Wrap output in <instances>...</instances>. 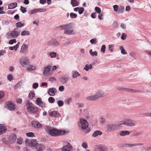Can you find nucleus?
I'll return each instance as SVG.
<instances>
[{
	"mask_svg": "<svg viewBox=\"0 0 151 151\" xmlns=\"http://www.w3.org/2000/svg\"><path fill=\"white\" fill-rule=\"evenodd\" d=\"M1 141L4 143L6 145H9V142H8V139L6 140L4 138H2L1 139Z\"/></svg>",
	"mask_w": 151,
	"mask_h": 151,
	"instance_id": "55",
	"label": "nucleus"
},
{
	"mask_svg": "<svg viewBox=\"0 0 151 151\" xmlns=\"http://www.w3.org/2000/svg\"><path fill=\"white\" fill-rule=\"evenodd\" d=\"M95 151H107V147L101 145H96L94 147Z\"/></svg>",
	"mask_w": 151,
	"mask_h": 151,
	"instance_id": "13",
	"label": "nucleus"
},
{
	"mask_svg": "<svg viewBox=\"0 0 151 151\" xmlns=\"http://www.w3.org/2000/svg\"><path fill=\"white\" fill-rule=\"evenodd\" d=\"M36 13H37L36 9L31 10L28 12L29 14H35Z\"/></svg>",
	"mask_w": 151,
	"mask_h": 151,
	"instance_id": "50",
	"label": "nucleus"
},
{
	"mask_svg": "<svg viewBox=\"0 0 151 151\" xmlns=\"http://www.w3.org/2000/svg\"><path fill=\"white\" fill-rule=\"evenodd\" d=\"M17 139V136L14 134H11L8 138V142L9 144L14 143Z\"/></svg>",
	"mask_w": 151,
	"mask_h": 151,
	"instance_id": "14",
	"label": "nucleus"
},
{
	"mask_svg": "<svg viewBox=\"0 0 151 151\" xmlns=\"http://www.w3.org/2000/svg\"><path fill=\"white\" fill-rule=\"evenodd\" d=\"M35 146L37 151H42L45 147L44 145L40 144H36V145Z\"/></svg>",
	"mask_w": 151,
	"mask_h": 151,
	"instance_id": "19",
	"label": "nucleus"
},
{
	"mask_svg": "<svg viewBox=\"0 0 151 151\" xmlns=\"http://www.w3.org/2000/svg\"><path fill=\"white\" fill-rule=\"evenodd\" d=\"M130 133L128 131L122 130L120 132L119 134L121 136H124L129 135Z\"/></svg>",
	"mask_w": 151,
	"mask_h": 151,
	"instance_id": "23",
	"label": "nucleus"
},
{
	"mask_svg": "<svg viewBox=\"0 0 151 151\" xmlns=\"http://www.w3.org/2000/svg\"><path fill=\"white\" fill-rule=\"evenodd\" d=\"M24 24L22 23L21 22H18L16 24V26L18 27H21L24 26Z\"/></svg>",
	"mask_w": 151,
	"mask_h": 151,
	"instance_id": "35",
	"label": "nucleus"
},
{
	"mask_svg": "<svg viewBox=\"0 0 151 151\" xmlns=\"http://www.w3.org/2000/svg\"><path fill=\"white\" fill-rule=\"evenodd\" d=\"M69 76L68 74H65L59 78V81L62 84H64L69 79Z\"/></svg>",
	"mask_w": 151,
	"mask_h": 151,
	"instance_id": "11",
	"label": "nucleus"
},
{
	"mask_svg": "<svg viewBox=\"0 0 151 151\" xmlns=\"http://www.w3.org/2000/svg\"><path fill=\"white\" fill-rule=\"evenodd\" d=\"M19 63L23 66L28 65L29 64V62L28 58L26 57H22L19 59Z\"/></svg>",
	"mask_w": 151,
	"mask_h": 151,
	"instance_id": "10",
	"label": "nucleus"
},
{
	"mask_svg": "<svg viewBox=\"0 0 151 151\" xmlns=\"http://www.w3.org/2000/svg\"><path fill=\"white\" fill-rule=\"evenodd\" d=\"M26 135L28 137H35V134L32 132H29L26 133Z\"/></svg>",
	"mask_w": 151,
	"mask_h": 151,
	"instance_id": "40",
	"label": "nucleus"
},
{
	"mask_svg": "<svg viewBox=\"0 0 151 151\" xmlns=\"http://www.w3.org/2000/svg\"><path fill=\"white\" fill-rule=\"evenodd\" d=\"M22 81H19L15 85V88H19L22 85Z\"/></svg>",
	"mask_w": 151,
	"mask_h": 151,
	"instance_id": "44",
	"label": "nucleus"
},
{
	"mask_svg": "<svg viewBox=\"0 0 151 151\" xmlns=\"http://www.w3.org/2000/svg\"><path fill=\"white\" fill-rule=\"evenodd\" d=\"M48 101L50 103H53L54 102L55 100V99L53 98L52 97H50L48 98Z\"/></svg>",
	"mask_w": 151,
	"mask_h": 151,
	"instance_id": "45",
	"label": "nucleus"
},
{
	"mask_svg": "<svg viewBox=\"0 0 151 151\" xmlns=\"http://www.w3.org/2000/svg\"><path fill=\"white\" fill-rule=\"evenodd\" d=\"M30 35V32L26 30H24L22 31L21 33V35L22 36H29Z\"/></svg>",
	"mask_w": 151,
	"mask_h": 151,
	"instance_id": "31",
	"label": "nucleus"
},
{
	"mask_svg": "<svg viewBox=\"0 0 151 151\" xmlns=\"http://www.w3.org/2000/svg\"><path fill=\"white\" fill-rule=\"evenodd\" d=\"M19 44H20V42H18L15 46H14L13 47L11 46V47H9V49L10 50H14L15 51H16L17 50V49L19 47Z\"/></svg>",
	"mask_w": 151,
	"mask_h": 151,
	"instance_id": "29",
	"label": "nucleus"
},
{
	"mask_svg": "<svg viewBox=\"0 0 151 151\" xmlns=\"http://www.w3.org/2000/svg\"><path fill=\"white\" fill-rule=\"evenodd\" d=\"M94 95L97 100L99 98L102 97L104 96V93L101 91L99 90Z\"/></svg>",
	"mask_w": 151,
	"mask_h": 151,
	"instance_id": "20",
	"label": "nucleus"
},
{
	"mask_svg": "<svg viewBox=\"0 0 151 151\" xmlns=\"http://www.w3.org/2000/svg\"><path fill=\"white\" fill-rule=\"evenodd\" d=\"M120 50H121V53L123 55H126L127 52L125 51L123 47L121 46L119 47Z\"/></svg>",
	"mask_w": 151,
	"mask_h": 151,
	"instance_id": "34",
	"label": "nucleus"
},
{
	"mask_svg": "<svg viewBox=\"0 0 151 151\" xmlns=\"http://www.w3.org/2000/svg\"><path fill=\"white\" fill-rule=\"evenodd\" d=\"M36 142L35 140H27L25 141V144L26 146L30 147H34L36 145Z\"/></svg>",
	"mask_w": 151,
	"mask_h": 151,
	"instance_id": "15",
	"label": "nucleus"
},
{
	"mask_svg": "<svg viewBox=\"0 0 151 151\" xmlns=\"http://www.w3.org/2000/svg\"><path fill=\"white\" fill-rule=\"evenodd\" d=\"M6 127L2 124H0V135L4 133L6 130Z\"/></svg>",
	"mask_w": 151,
	"mask_h": 151,
	"instance_id": "22",
	"label": "nucleus"
},
{
	"mask_svg": "<svg viewBox=\"0 0 151 151\" xmlns=\"http://www.w3.org/2000/svg\"><path fill=\"white\" fill-rule=\"evenodd\" d=\"M86 99L88 101H95L97 100L95 95H91L87 96Z\"/></svg>",
	"mask_w": 151,
	"mask_h": 151,
	"instance_id": "26",
	"label": "nucleus"
},
{
	"mask_svg": "<svg viewBox=\"0 0 151 151\" xmlns=\"http://www.w3.org/2000/svg\"><path fill=\"white\" fill-rule=\"evenodd\" d=\"M102 134V132L99 130H96L92 134L93 137H96L98 135H100Z\"/></svg>",
	"mask_w": 151,
	"mask_h": 151,
	"instance_id": "28",
	"label": "nucleus"
},
{
	"mask_svg": "<svg viewBox=\"0 0 151 151\" xmlns=\"http://www.w3.org/2000/svg\"><path fill=\"white\" fill-rule=\"evenodd\" d=\"M35 93L34 91H31L29 95V97L30 99H32L35 96Z\"/></svg>",
	"mask_w": 151,
	"mask_h": 151,
	"instance_id": "41",
	"label": "nucleus"
},
{
	"mask_svg": "<svg viewBox=\"0 0 151 151\" xmlns=\"http://www.w3.org/2000/svg\"><path fill=\"white\" fill-rule=\"evenodd\" d=\"M51 68V66L50 65H48L43 67V74L45 76H47L50 74V71Z\"/></svg>",
	"mask_w": 151,
	"mask_h": 151,
	"instance_id": "12",
	"label": "nucleus"
},
{
	"mask_svg": "<svg viewBox=\"0 0 151 151\" xmlns=\"http://www.w3.org/2000/svg\"><path fill=\"white\" fill-rule=\"evenodd\" d=\"M37 12H45L46 11V9H36Z\"/></svg>",
	"mask_w": 151,
	"mask_h": 151,
	"instance_id": "58",
	"label": "nucleus"
},
{
	"mask_svg": "<svg viewBox=\"0 0 151 151\" xmlns=\"http://www.w3.org/2000/svg\"><path fill=\"white\" fill-rule=\"evenodd\" d=\"M80 123L78 126L82 129H85L88 127V124L87 121L84 119L81 118L80 119Z\"/></svg>",
	"mask_w": 151,
	"mask_h": 151,
	"instance_id": "8",
	"label": "nucleus"
},
{
	"mask_svg": "<svg viewBox=\"0 0 151 151\" xmlns=\"http://www.w3.org/2000/svg\"><path fill=\"white\" fill-rule=\"evenodd\" d=\"M121 125H124L128 126H133L137 125V122L135 121L130 119H126L120 121Z\"/></svg>",
	"mask_w": 151,
	"mask_h": 151,
	"instance_id": "4",
	"label": "nucleus"
},
{
	"mask_svg": "<svg viewBox=\"0 0 151 151\" xmlns=\"http://www.w3.org/2000/svg\"><path fill=\"white\" fill-rule=\"evenodd\" d=\"M90 42L92 44H95L97 43V41L96 39L94 38L90 40Z\"/></svg>",
	"mask_w": 151,
	"mask_h": 151,
	"instance_id": "39",
	"label": "nucleus"
},
{
	"mask_svg": "<svg viewBox=\"0 0 151 151\" xmlns=\"http://www.w3.org/2000/svg\"><path fill=\"white\" fill-rule=\"evenodd\" d=\"M121 128V125L120 121L114 124H107L106 125L107 131L109 132L117 130Z\"/></svg>",
	"mask_w": 151,
	"mask_h": 151,
	"instance_id": "3",
	"label": "nucleus"
},
{
	"mask_svg": "<svg viewBox=\"0 0 151 151\" xmlns=\"http://www.w3.org/2000/svg\"><path fill=\"white\" fill-rule=\"evenodd\" d=\"M81 146L85 150H86L88 147L87 143L85 142H83L81 145Z\"/></svg>",
	"mask_w": 151,
	"mask_h": 151,
	"instance_id": "43",
	"label": "nucleus"
},
{
	"mask_svg": "<svg viewBox=\"0 0 151 151\" xmlns=\"http://www.w3.org/2000/svg\"><path fill=\"white\" fill-rule=\"evenodd\" d=\"M70 16L72 19L76 18L77 17V15L76 14L72 12L70 14Z\"/></svg>",
	"mask_w": 151,
	"mask_h": 151,
	"instance_id": "47",
	"label": "nucleus"
},
{
	"mask_svg": "<svg viewBox=\"0 0 151 151\" xmlns=\"http://www.w3.org/2000/svg\"><path fill=\"white\" fill-rule=\"evenodd\" d=\"M60 44V42L55 38H51L46 43V45L49 47H57L59 46Z\"/></svg>",
	"mask_w": 151,
	"mask_h": 151,
	"instance_id": "5",
	"label": "nucleus"
},
{
	"mask_svg": "<svg viewBox=\"0 0 151 151\" xmlns=\"http://www.w3.org/2000/svg\"><path fill=\"white\" fill-rule=\"evenodd\" d=\"M126 37V34L124 33H122V36L121 37V39L123 40H124L125 39Z\"/></svg>",
	"mask_w": 151,
	"mask_h": 151,
	"instance_id": "64",
	"label": "nucleus"
},
{
	"mask_svg": "<svg viewBox=\"0 0 151 151\" xmlns=\"http://www.w3.org/2000/svg\"><path fill=\"white\" fill-rule=\"evenodd\" d=\"M93 67L91 64H86L84 68V69L86 71H88L89 69H92Z\"/></svg>",
	"mask_w": 151,
	"mask_h": 151,
	"instance_id": "32",
	"label": "nucleus"
},
{
	"mask_svg": "<svg viewBox=\"0 0 151 151\" xmlns=\"http://www.w3.org/2000/svg\"><path fill=\"white\" fill-rule=\"evenodd\" d=\"M27 110L28 111H31L32 113H37L38 111V109L36 107L33 106L32 103L29 101H27L26 104Z\"/></svg>",
	"mask_w": 151,
	"mask_h": 151,
	"instance_id": "6",
	"label": "nucleus"
},
{
	"mask_svg": "<svg viewBox=\"0 0 151 151\" xmlns=\"http://www.w3.org/2000/svg\"><path fill=\"white\" fill-rule=\"evenodd\" d=\"M114 45H109L108 47L109 50L111 52H113L114 50Z\"/></svg>",
	"mask_w": 151,
	"mask_h": 151,
	"instance_id": "46",
	"label": "nucleus"
},
{
	"mask_svg": "<svg viewBox=\"0 0 151 151\" xmlns=\"http://www.w3.org/2000/svg\"><path fill=\"white\" fill-rule=\"evenodd\" d=\"M17 5V4L16 2H14L9 4L8 5L9 9H13L15 8Z\"/></svg>",
	"mask_w": 151,
	"mask_h": 151,
	"instance_id": "24",
	"label": "nucleus"
},
{
	"mask_svg": "<svg viewBox=\"0 0 151 151\" xmlns=\"http://www.w3.org/2000/svg\"><path fill=\"white\" fill-rule=\"evenodd\" d=\"M112 27L114 28H117L118 27V24L116 21H114L113 22L112 24Z\"/></svg>",
	"mask_w": 151,
	"mask_h": 151,
	"instance_id": "48",
	"label": "nucleus"
},
{
	"mask_svg": "<svg viewBox=\"0 0 151 151\" xmlns=\"http://www.w3.org/2000/svg\"><path fill=\"white\" fill-rule=\"evenodd\" d=\"M72 24L69 23L58 26L57 28L60 30H64V33L68 35H73L75 33V31L72 29Z\"/></svg>",
	"mask_w": 151,
	"mask_h": 151,
	"instance_id": "1",
	"label": "nucleus"
},
{
	"mask_svg": "<svg viewBox=\"0 0 151 151\" xmlns=\"http://www.w3.org/2000/svg\"><path fill=\"white\" fill-rule=\"evenodd\" d=\"M84 11V9L83 7H81L79 8L78 11V13L79 14H82Z\"/></svg>",
	"mask_w": 151,
	"mask_h": 151,
	"instance_id": "53",
	"label": "nucleus"
},
{
	"mask_svg": "<svg viewBox=\"0 0 151 151\" xmlns=\"http://www.w3.org/2000/svg\"><path fill=\"white\" fill-rule=\"evenodd\" d=\"M28 46L26 44H23L21 47L20 52L24 54H26L28 51Z\"/></svg>",
	"mask_w": 151,
	"mask_h": 151,
	"instance_id": "16",
	"label": "nucleus"
},
{
	"mask_svg": "<svg viewBox=\"0 0 151 151\" xmlns=\"http://www.w3.org/2000/svg\"><path fill=\"white\" fill-rule=\"evenodd\" d=\"M48 114L49 116L53 117H56L59 114L58 112L53 109L50 110L48 112Z\"/></svg>",
	"mask_w": 151,
	"mask_h": 151,
	"instance_id": "18",
	"label": "nucleus"
},
{
	"mask_svg": "<svg viewBox=\"0 0 151 151\" xmlns=\"http://www.w3.org/2000/svg\"><path fill=\"white\" fill-rule=\"evenodd\" d=\"M65 146H67L69 148H70V147H72V146L71 145V144L68 141H66L65 143Z\"/></svg>",
	"mask_w": 151,
	"mask_h": 151,
	"instance_id": "63",
	"label": "nucleus"
},
{
	"mask_svg": "<svg viewBox=\"0 0 151 151\" xmlns=\"http://www.w3.org/2000/svg\"><path fill=\"white\" fill-rule=\"evenodd\" d=\"M89 53L92 56H97L98 55L96 51H94V52L92 51V49H91L89 51Z\"/></svg>",
	"mask_w": 151,
	"mask_h": 151,
	"instance_id": "33",
	"label": "nucleus"
},
{
	"mask_svg": "<svg viewBox=\"0 0 151 151\" xmlns=\"http://www.w3.org/2000/svg\"><path fill=\"white\" fill-rule=\"evenodd\" d=\"M16 42V40L15 39H13L12 40H11L9 41V44L10 45H12L14 44V43H15Z\"/></svg>",
	"mask_w": 151,
	"mask_h": 151,
	"instance_id": "59",
	"label": "nucleus"
},
{
	"mask_svg": "<svg viewBox=\"0 0 151 151\" xmlns=\"http://www.w3.org/2000/svg\"><path fill=\"white\" fill-rule=\"evenodd\" d=\"M39 84L38 83H35L32 85V88L35 89L37 88Z\"/></svg>",
	"mask_w": 151,
	"mask_h": 151,
	"instance_id": "60",
	"label": "nucleus"
},
{
	"mask_svg": "<svg viewBox=\"0 0 151 151\" xmlns=\"http://www.w3.org/2000/svg\"><path fill=\"white\" fill-rule=\"evenodd\" d=\"M38 106L40 107H41L42 108L45 107V103L43 101H42Z\"/></svg>",
	"mask_w": 151,
	"mask_h": 151,
	"instance_id": "61",
	"label": "nucleus"
},
{
	"mask_svg": "<svg viewBox=\"0 0 151 151\" xmlns=\"http://www.w3.org/2000/svg\"><path fill=\"white\" fill-rule=\"evenodd\" d=\"M5 107L10 111H14L15 109V105L11 101L7 102L6 103Z\"/></svg>",
	"mask_w": 151,
	"mask_h": 151,
	"instance_id": "9",
	"label": "nucleus"
},
{
	"mask_svg": "<svg viewBox=\"0 0 151 151\" xmlns=\"http://www.w3.org/2000/svg\"><path fill=\"white\" fill-rule=\"evenodd\" d=\"M72 99L71 98H69L66 99L65 101V102L68 105H69L70 102L71 101Z\"/></svg>",
	"mask_w": 151,
	"mask_h": 151,
	"instance_id": "49",
	"label": "nucleus"
},
{
	"mask_svg": "<svg viewBox=\"0 0 151 151\" xmlns=\"http://www.w3.org/2000/svg\"><path fill=\"white\" fill-rule=\"evenodd\" d=\"M95 11L98 13L99 14L101 12V9L98 7H96L95 8Z\"/></svg>",
	"mask_w": 151,
	"mask_h": 151,
	"instance_id": "54",
	"label": "nucleus"
},
{
	"mask_svg": "<svg viewBox=\"0 0 151 151\" xmlns=\"http://www.w3.org/2000/svg\"><path fill=\"white\" fill-rule=\"evenodd\" d=\"M18 29H14L13 30L10 31L6 33L9 38H16L19 35Z\"/></svg>",
	"mask_w": 151,
	"mask_h": 151,
	"instance_id": "7",
	"label": "nucleus"
},
{
	"mask_svg": "<svg viewBox=\"0 0 151 151\" xmlns=\"http://www.w3.org/2000/svg\"><path fill=\"white\" fill-rule=\"evenodd\" d=\"M20 10L23 13H25L27 12L26 8L22 6L20 7Z\"/></svg>",
	"mask_w": 151,
	"mask_h": 151,
	"instance_id": "57",
	"label": "nucleus"
},
{
	"mask_svg": "<svg viewBox=\"0 0 151 151\" xmlns=\"http://www.w3.org/2000/svg\"><path fill=\"white\" fill-rule=\"evenodd\" d=\"M49 56L51 58H55L56 56V53L54 52H51L49 53Z\"/></svg>",
	"mask_w": 151,
	"mask_h": 151,
	"instance_id": "36",
	"label": "nucleus"
},
{
	"mask_svg": "<svg viewBox=\"0 0 151 151\" xmlns=\"http://www.w3.org/2000/svg\"><path fill=\"white\" fill-rule=\"evenodd\" d=\"M27 70L29 71H32L36 69V67L32 65H30L29 67L27 68Z\"/></svg>",
	"mask_w": 151,
	"mask_h": 151,
	"instance_id": "38",
	"label": "nucleus"
},
{
	"mask_svg": "<svg viewBox=\"0 0 151 151\" xmlns=\"http://www.w3.org/2000/svg\"><path fill=\"white\" fill-rule=\"evenodd\" d=\"M132 93H141L143 92V91L142 90H136L133 89Z\"/></svg>",
	"mask_w": 151,
	"mask_h": 151,
	"instance_id": "62",
	"label": "nucleus"
},
{
	"mask_svg": "<svg viewBox=\"0 0 151 151\" xmlns=\"http://www.w3.org/2000/svg\"><path fill=\"white\" fill-rule=\"evenodd\" d=\"M72 77L73 78H76L78 76H80V75L79 72L76 71L74 70L72 72Z\"/></svg>",
	"mask_w": 151,
	"mask_h": 151,
	"instance_id": "27",
	"label": "nucleus"
},
{
	"mask_svg": "<svg viewBox=\"0 0 151 151\" xmlns=\"http://www.w3.org/2000/svg\"><path fill=\"white\" fill-rule=\"evenodd\" d=\"M23 142V139L22 138H18L17 140V143L19 145H21Z\"/></svg>",
	"mask_w": 151,
	"mask_h": 151,
	"instance_id": "42",
	"label": "nucleus"
},
{
	"mask_svg": "<svg viewBox=\"0 0 151 151\" xmlns=\"http://www.w3.org/2000/svg\"><path fill=\"white\" fill-rule=\"evenodd\" d=\"M42 101V99L40 98H38L37 99L35 103L38 106Z\"/></svg>",
	"mask_w": 151,
	"mask_h": 151,
	"instance_id": "37",
	"label": "nucleus"
},
{
	"mask_svg": "<svg viewBox=\"0 0 151 151\" xmlns=\"http://www.w3.org/2000/svg\"><path fill=\"white\" fill-rule=\"evenodd\" d=\"M45 130L47 133L49 135L54 137L58 136L63 133H65V131H60L55 128L47 126L45 128Z\"/></svg>",
	"mask_w": 151,
	"mask_h": 151,
	"instance_id": "2",
	"label": "nucleus"
},
{
	"mask_svg": "<svg viewBox=\"0 0 151 151\" xmlns=\"http://www.w3.org/2000/svg\"><path fill=\"white\" fill-rule=\"evenodd\" d=\"M58 104L59 106L61 107L63 105L64 103L63 101L59 100L58 102Z\"/></svg>",
	"mask_w": 151,
	"mask_h": 151,
	"instance_id": "56",
	"label": "nucleus"
},
{
	"mask_svg": "<svg viewBox=\"0 0 151 151\" xmlns=\"http://www.w3.org/2000/svg\"><path fill=\"white\" fill-rule=\"evenodd\" d=\"M70 4L73 7L77 6L79 5V3L77 0H71L70 1Z\"/></svg>",
	"mask_w": 151,
	"mask_h": 151,
	"instance_id": "25",
	"label": "nucleus"
},
{
	"mask_svg": "<svg viewBox=\"0 0 151 151\" xmlns=\"http://www.w3.org/2000/svg\"><path fill=\"white\" fill-rule=\"evenodd\" d=\"M57 92V90L55 88H53L49 89L48 91V94L50 96H54Z\"/></svg>",
	"mask_w": 151,
	"mask_h": 151,
	"instance_id": "21",
	"label": "nucleus"
},
{
	"mask_svg": "<svg viewBox=\"0 0 151 151\" xmlns=\"http://www.w3.org/2000/svg\"><path fill=\"white\" fill-rule=\"evenodd\" d=\"M31 124L33 127L36 129H40L42 127V125L40 123L36 121H32Z\"/></svg>",
	"mask_w": 151,
	"mask_h": 151,
	"instance_id": "17",
	"label": "nucleus"
},
{
	"mask_svg": "<svg viewBox=\"0 0 151 151\" xmlns=\"http://www.w3.org/2000/svg\"><path fill=\"white\" fill-rule=\"evenodd\" d=\"M106 46L105 45H103L101 46V51L103 53L105 52V51Z\"/></svg>",
	"mask_w": 151,
	"mask_h": 151,
	"instance_id": "52",
	"label": "nucleus"
},
{
	"mask_svg": "<svg viewBox=\"0 0 151 151\" xmlns=\"http://www.w3.org/2000/svg\"><path fill=\"white\" fill-rule=\"evenodd\" d=\"M124 9V6H120L119 7L118 11H119V13H122L123 12V10Z\"/></svg>",
	"mask_w": 151,
	"mask_h": 151,
	"instance_id": "51",
	"label": "nucleus"
},
{
	"mask_svg": "<svg viewBox=\"0 0 151 151\" xmlns=\"http://www.w3.org/2000/svg\"><path fill=\"white\" fill-rule=\"evenodd\" d=\"M62 151H72V147H70L69 148L68 147L64 146L62 147Z\"/></svg>",
	"mask_w": 151,
	"mask_h": 151,
	"instance_id": "30",
	"label": "nucleus"
}]
</instances>
